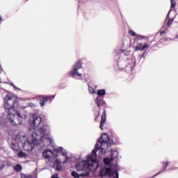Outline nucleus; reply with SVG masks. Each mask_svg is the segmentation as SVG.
Here are the masks:
<instances>
[{"instance_id": "obj_18", "label": "nucleus", "mask_w": 178, "mask_h": 178, "mask_svg": "<svg viewBox=\"0 0 178 178\" xmlns=\"http://www.w3.org/2000/svg\"><path fill=\"white\" fill-rule=\"evenodd\" d=\"M72 177L74 178H80V177H83L82 175H80V174L79 175V173H77V172L76 171H73L72 173H71Z\"/></svg>"}, {"instance_id": "obj_2", "label": "nucleus", "mask_w": 178, "mask_h": 178, "mask_svg": "<svg viewBox=\"0 0 178 178\" xmlns=\"http://www.w3.org/2000/svg\"><path fill=\"white\" fill-rule=\"evenodd\" d=\"M41 120V117L35 114L30 120L31 124L34 130L32 134H37V136L44 138L46 140L44 145H51L52 144V138L49 134V127L48 125H42Z\"/></svg>"}, {"instance_id": "obj_3", "label": "nucleus", "mask_w": 178, "mask_h": 178, "mask_svg": "<svg viewBox=\"0 0 178 178\" xmlns=\"http://www.w3.org/2000/svg\"><path fill=\"white\" fill-rule=\"evenodd\" d=\"M45 143H47L45 138H42L40 135H37V134H31L26 138V140L24 142L23 148L25 151H31L35 145L38 146L42 144L43 147H48L49 145H44Z\"/></svg>"}, {"instance_id": "obj_23", "label": "nucleus", "mask_w": 178, "mask_h": 178, "mask_svg": "<svg viewBox=\"0 0 178 178\" xmlns=\"http://www.w3.org/2000/svg\"><path fill=\"white\" fill-rule=\"evenodd\" d=\"M54 166H56V169L58 171L62 170V166H60V165H59V163H55Z\"/></svg>"}, {"instance_id": "obj_8", "label": "nucleus", "mask_w": 178, "mask_h": 178, "mask_svg": "<svg viewBox=\"0 0 178 178\" xmlns=\"http://www.w3.org/2000/svg\"><path fill=\"white\" fill-rule=\"evenodd\" d=\"M81 65H83V63L80 60L77 61V63H76L74 67V70L70 72V76H72V77H74L76 74H77L79 77H81V74L77 72L79 69H81Z\"/></svg>"}, {"instance_id": "obj_31", "label": "nucleus", "mask_w": 178, "mask_h": 178, "mask_svg": "<svg viewBox=\"0 0 178 178\" xmlns=\"http://www.w3.org/2000/svg\"><path fill=\"white\" fill-rule=\"evenodd\" d=\"M28 106H31V108H33L35 106V104H34V103H29Z\"/></svg>"}, {"instance_id": "obj_29", "label": "nucleus", "mask_w": 178, "mask_h": 178, "mask_svg": "<svg viewBox=\"0 0 178 178\" xmlns=\"http://www.w3.org/2000/svg\"><path fill=\"white\" fill-rule=\"evenodd\" d=\"M115 153L118 154V152L115 151L111 153V159H115V158H116V156H114Z\"/></svg>"}, {"instance_id": "obj_5", "label": "nucleus", "mask_w": 178, "mask_h": 178, "mask_svg": "<svg viewBox=\"0 0 178 178\" xmlns=\"http://www.w3.org/2000/svg\"><path fill=\"white\" fill-rule=\"evenodd\" d=\"M77 172H82L80 176L83 177H87L90 176V172H91V168H90V163H88V159L79 161L75 165Z\"/></svg>"}, {"instance_id": "obj_30", "label": "nucleus", "mask_w": 178, "mask_h": 178, "mask_svg": "<svg viewBox=\"0 0 178 178\" xmlns=\"http://www.w3.org/2000/svg\"><path fill=\"white\" fill-rule=\"evenodd\" d=\"M99 117V111L97 113V114L95 115V122H97V120H98Z\"/></svg>"}, {"instance_id": "obj_26", "label": "nucleus", "mask_w": 178, "mask_h": 178, "mask_svg": "<svg viewBox=\"0 0 178 178\" xmlns=\"http://www.w3.org/2000/svg\"><path fill=\"white\" fill-rule=\"evenodd\" d=\"M112 175L113 176H115L113 178H119V172L117 170H115Z\"/></svg>"}, {"instance_id": "obj_20", "label": "nucleus", "mask_w": 178, "mask_h": 178, "mask_svg": "<svg viewBox=\"0 0 178 178\" xmlns=\"http://www.w3.org/2000/svg\"><path fill=\"white\" fill-rule=\"evenodd\" d=\"M129 35H131V37H136L137 33H136V32H134L133 30L130 29L128 31Z\"/></svg>"}, {"instance_id": "obj_4", "label": "nucleus", "mask_w": 178, "mask_h": 178, "mask_svg": "<svg viewBox=\"0 0 178 178\" xmlns=\"http://www.w3.org/2000/svg\"><path fill=\"white\" fill-rule=\"evenodd\" d=\"M98 149H103L102 147H99L98 144L95 145V149L92 150V154L90 156H88V161L89 166L90 168V172H94L97 170L99 166V163L97 161V151Z\"/></svg>"}, {"instance_id": "obj_39", "label": "nucleus", "mask_w": 178, "mask_h": 178, "mask_svg": "<svg viewBox=\"0 0 178 178\" xmlns=\"http://www.w3.org/2000/svg\"><path fill=\"white\" fill-rule=\"evenodd\" d=\"M26 108H27V106H26V107H22L23 109H25Z\"/></svg>"}, {"instance_id": "obj_33", "label": "nucleus", "mask_w": 178, "mask_h": 178, "mask_svg": "<svg viewBox=\"0 0 178 178\" xmlns=\"http://www.w3.org/2000/svg\"><path fill=\"white\" fill-rule=\"evenodd\" d=\"M23 138H26V136L25 135H24L23 136H21L20 137V140H21V141H24V140H23Z\"/></svg>"}, {"instance_id": "obj_21", "label": "nucleus", "mask_w": 178, "mask_h": 178, "mask_svg": "<svg viewBox=\"0 0 178 178\" xmlns=\"http://www.w3.org/2000/svg\"><path fill=\"white\" fill-rule=\"evenodd\" d=\"M171 9H175L176 8V1L175 0H170Z\"/></svg>"}, {"instance_id": "obj_28", "label": "nucleus", "mask_w": 178, "mask_h": 178, "mask_svg": "<svg viewBox=\"0 0 178 178\" xmlns=\"http://www.w3.org/2000/svg\"><path fill=\"white\" fill-rule=\"evenodd\" d=\"M89 91L92 94H95V90H94V88H92V87H89Z\"/></svg>"}, {"instance_id": "obj_38", "label": "nucleus", "mask_w": 178, "mask_h": 178, "mask_svg": "<svg viewBox=\"0 0 178 178\" xmlns=\"http://www.w3.org/2000/svg\"><path fill=\"white\" fill-rule=\"evenodd\" d=\"M2 20V17L0 15V22Z\"/></svg>"}, {"instance_id": "obj_32", "label": "nucleus", "mask_w": 178, "mask_h": 178, "mask_svg": "<svg viewBox=\"0 0 178 178\" xmlns=\"http://www.w3.org/2000/svg\"><path fill=\"white\" fill-rule=\"evenodd\" d=\"M29 175H26L23 173H21V178H27Z\"/></svg>"}, {"instance_id": "obj_13", "label": "nucleus", "mask_w": 178, "mask_h": 178, "mask_svg": "<svg viewBox=\"0 0 178 178\" xmlns=\"http://www.w3.org/2000/svg\"><path fill=\"white\" fill-rule=\"evenodd\" d=\"M55 96H49L48 97H42L40 100V106H45V104L48 102V101H51V99H54Z\"/></svg>"}, {"instance_id": "obj_10", "label": "nucleus", "mask_w": 178, "mask_h": 178, "mask_svg": "<svg viewBox=\"0 0 178 178\" xmlns=\"http://www.w3.org/2000/svg\"><path fill=\"white\" fill-rule=\"evenodd\" d=\"M105 123H106V111L104 109L103 113L101 116L99 125L100 130H104V126H105Z\"/></svg>"}, {"instance_id": "obj_24", "label": "nucleus", "mask_w": 178, "mask_h": 178, "mask_svg": "<svg viewBox=\"0 0 178 178\" xmlns=\"http://www.w3.org/2000/svg\"><path fill=\"white\" fill-rule=\"evenodd\" d=\"M173 23V19H168V22H167V26L168 27H170Z\"/></svg>"}, {"instance_id": "obj_27", "label": "nucleus", "mask_w": 178, "mask_h": 178, "mask_svg": "<svg viewBox=\"0 0 178 178\" xmlns=\"http://www.w3.org/2000/svg\"><path fill=\"white\" fill-rule=\"evenodd\" d=\"M104 163H105V165H109V163H111V161H109V159L104 158Z\"/></svg>"}, {"instance_id": "obj_9", "label": "nucleus", "mask_w": 178, "mask_h": 178, "mask_svg": "<svg viewBox=\"0 0 178 178\" xmlns=\"http://www.w3.org/2000/svg\"><path fill=\"white\" fill-rule=\"evenodd\" d=\"M95 104L98 108H99V111H101L102 106H106V102L102 97H97L95 99Z\"/></svg>"}, {"instance_id": "obj_35", "label": "nucleus", "mask_w": 178, "mask_h": 178, "mask_svg": "<svg viewBox=\"0 0 178 178\" xmlns=\"http://www.w3.org/2000/svg\"><path fill=\"white\" fill-rule=\"evenodd\" d=\"M3 168H5V165H0V170H3Z\"/></svg>"}, {"instance_id": "obj_41", "label": "nucleus", "mask_w": 178, "mask_h": 178, "mask_svg": "<svg viewBox=\"0 0 178 178\" xmlns=\"http://www.w3.org/2000/svg\"><path fill=\"white\" fill-rule=\"evenodd\" d=\"M0 83H1V78H0Z\"/></svg>"}, {"instance_id": "obj_42", "label": "nucleus", "mask_w": 178, "mask_h": 178, "mask_svg": "<svg viewBox=\"0 0 178 178\" xmlns=\"http://www.w3.org/2000/svg\"><path fill=\"white\" fill-rule=\"evenodd\" d=\"M67 159H69V157L67 158Z\"/></svg>"}, {"instance_id": "obj_36", "label": "nucleus", "mask_w": 178, "mask_h": 178, "mask_svg": "<svg viewBox=\"0 0 178 178\" xmlns=\"http://www.w3.org/2000/svg\"><path fill=\"white\" fill-rule=\"evenodd\" d=\"M166 32H165V31H163L160 33L161 35H162L163 34H165Z\"/></svg>"}, {"instance_id": "obj_37", "label": "nucleus", "mask_w": 178, "mask_h": 178, "mask_svg": "<svg viewBox=\"0 0 178 178\" xmlns=\"http://www.w3.org/2000/svg\"><path fill=\"white\" fill-rule=\"evenodd\" d=\"M0 73H2V67L0 66Z\"/></svg>"}, {"instance_id": "obj_22", "label": "nucleus", "mask_w": 178, "mask_h": 178, "mask_svg": "<svg viewBox=\"0 0 178 178\" xmlns=\"http://www.w3.org/2000/svg\"><path fill=\"white\" fill-rule=\"evenodd\" d=\"M26 156V154L23 152H19L18 153L19 158H25Z\"/></svg>"}, {"instance_id": "obj_34", "label": "nucleus", "mask_w": 178, "mask_h": 178, "mask_svg": "<svg viewBox=\"0 0 178 178\" xmlns=\"http://www.w3.org/2000/svg\"><path fill=\"white\" fill-rule=\"evenodd\" d=\"M27 178H37V177L33 175H28Z\"/></svg>"}, {"instance_id": "obj_12", "label": "nucleus", "mask_w": 178, "mask_h": 178, "mask_svg": "<svg viewBox=\"0 0 178 178\" xmlns=\"http://www.w3.org/2000/svg\"><path fill=\"white\" fill-rule=\"evenodd\" d=\"M147 48H149V44H148V43L144 44H143V43H138L135 48V51H145Z\"/></svg>"}, {"instance_id": "obj_16", "label": "nucleus", "mask_w": 178, "mask_h": 178, "mask_svg": "<svg viewBox=\"0 0 178 178\" xmlns=\"http://www.w3.org/2000/svg\"><path fill=\"white\" fill-rule=\"evenodd\" d=\"M105 171L106 168H102L99 172V176L102 177H105V176H106V172Z\"/></svg>"}, {"instance_id": "obj_40", "label": "nucleus", "mask_w": 178, "mask_h": 178, "mask_svg": "<svg viewBox=\"0 0 178 178\" xmlns=\"http://www.w3.org/2000/svg\"><path fill=\"white\" fill-rule=\"evenodd\" d=\"M12 147H15V145H14V144H13Z\"/></svg>"}, {"instance_id": "obj_19", "label": "nucleus", "mask_w": 178, "mask_h": 178, "mask_svg": "<svg viewBox=\"0 0 178 178\" xmlns=\"http://www.w3.org/2000/svg\"><path fill=\"white\" fill-rule=\"evenodd\" d=\"M105 172H106V176H112V169L106 168Z\"/></svg>"}, {"instance_id": "obj_17", "label": "nucleus", "mask_w": 178, "mask_h": 178, "mask_svg": "<svg viewBox=\"0 0 178 178\" xmlns=\"http://www.w3.org/2000/svg\"><path fill=\"white\" fill-rule=\"evenodd\" d=\"M22 165L20 164H17L15 166H14V170L15 172H22Z\"/></svg>"}, {"instance_id": "obj_25", "label": "nucleus", "mask_w": 178, "mask_h": 178, "mask_svg": "<svg viewBox=\"0 0 178 178\" xmlns=\"http://www.w3.org/2000/svg\"><path fill=\"white\" fill-rule=\"evenodd\" d=\"M11 87H13L15 90V91H20V88L16 87V86H15V84H13V83H10Z\"/></svg>"}, {"instance_id": "obj_1", "label": "nucleus", "mask_w": 178, "mask_h": 178, "mask_svg": "<svg viewBox=\"0 0 178 178\" xmlns=\"http://www.w3.org/2000/svg\"><path fill=\"white\" fill-rule=\"evenodd\" d=\"M4 109L8 113L7 118L13 126H19L23 122V117L20 111L15 109L19 106L17 97L13 94H7L4 98Z\"/></svg>"}, {"instance_id": "obj_7", "label": "nucleus", "mask_w": 178, "mask_h": 178, "mask_svg": "<svg viewBox=\"0 0 178 178\" xmlns=\"http://www.w3.org/2000/svg\"><path fill=\"white\" fill-rule=\"evenodd\" d=\"M98 141L102 147H104L105 145H106L107 147H111V139H109V136H108L106 134H103L98 139Z\"/></svg>"}, {"instance_id": "obj_6", "label": "nucleus", "mask_w": 178, "mask_h": 178, "mask_svg": "<svg viewBox=\"0 0 178 178\" xmlns=\"http://www.w3.org/2000/svg\"><path fill=\"white\" fill-rule=\"evenodd\" d=\"M56 152L58 156H60V163H66L67 161V152H66V149H64L62 147H59L56 149Z\"/></svg>"}, {"instance_id": "obj_15", "label": "nucleus", "mask_w": 178, "mask_h": 178, "mask_svg": "<svg viewBox=\"0 0 178 178\" xmlns=\"http://www.w3.org/2000/svg\"><path fill=\"white\" fill-rule=\"evenodd\" d=\"M105 94H106V92L105 91L104 89H101L97 91V95L99 97H104V95H105Z\"/></svg>"}, {"instance_id": "obj_14", "label": "nucleus", "mask_w": 178, "mask_h": 178, "mask_svg": "<svg viewBox=\"0 0 178 178\" xmlns=\"http://www.w3.org/2000/svg\"><path fill=\"white\" fill-rule=\"evenodd\" d=\"M136 39L138 40L139 41H141V40H146V41H148V38L143 36L141 35H136Z\"/></svg>"}, {"instance_id": "obj_11", "label": "nucleus", "mask_w": 178, "mask_h": 178, "mask_svg": "<svg viewBox=\"0 0 178 178\" xmlns=\"http://www.w3.org/2000/svg\"><path fill=\"white\" fill-rule=\"evenodd\" d=\"M42 156L44 159L49 161L54 156V152L51 149H45L42 152Z\"/></svg>"}]
</instances>
